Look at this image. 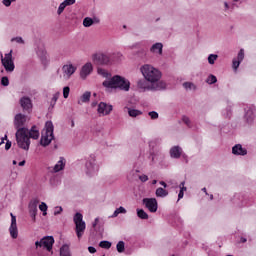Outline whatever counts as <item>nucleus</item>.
<instances>
[{
  "instance_id": "nucleus-61",
  "label": "nucleus",
  "mask_w": 256,
  "mask_h": 256,
  "mask_svg": "<svg viewBox=\"0 0 256 256\" xmlns=\"http://www.w3.org/2000/svg\"><path fill=\"white\" fill-rule=\"evenodd\" d=\"M159 183L164 187V189H167V183H165V181H160Z\"/></svg>"
},
{
  "instance_id": "nucleus-57",
  "label": "nucleus",
  "mask_w": 256,
  "mask_h": 256,
  "mask_svg": "<svg viewBox=\"0 0 256 256\" xmlns=\"http://www.w3.org/2000/svg\"><path fill=\"white\" fill-rule=\"evenodd\" d=\"M97 225H99V217L95 218L94 222L92 223L93 229H95V227H97Z\"/></svg>"
},
{
  "instance_id": "nucleus-2",
  "label": "nucleus",
  "mask_w": 256,
  "mask_h": 256,
  "mask_svg": "<svg viewBox=\"0 0 256 256\" xmlns=\"http://www.w3.org/2000/svg\"><path fill=\"white\" fill-rule=\"evenodd\" d=\"M102 85L105 87L106 91H113L115 89H119L120 91H129V89H131V82L120 75H115L105 80Z\"/></svg>"
},
{
  "instance_id": "nucleus-8",
  "label": "nucleus",
  "mask_w": 256,
  "mask_h": 256,
  "mask_svg": "<svg viewBox=\"0 0 256 256\" xmlns=\"http://www.w3.org/2000/svg\"><path fill=\"white\" fill-rule=\"evenodd\" d=\"M92 61L95 65H111V54L107 52H96L92 55Z\"/></svg>"
},
{
  "instance_id": "nucleus-19",
  "label": "nucleus",
  "mask_w": 256,
  "mask_h": 256,
  "mask_svg": "<svg viewBox=\"0 0 256 256\" xmlns=\"http://www.w3.org/2000/svg\"><path fill=\"white\" fill-rule=\"evenodd\" d=\"M65 165H67V160L64 157H60L54 167L50 168V173H59L60 171H63Z\"/></svg>"
},
{
  "instance_id": "nucleus-6",
  "label": "nucleus",
  "mask_w": 256,
  "mask_h": 256,
  "mask_svg": "<svg viewBox=\"0 0 256 256\" xmlns=\"http://www.w3.org/2000/svg\"><path fill=\"white\" fill-rule=\"evenodd\" d=\"M138 89L142 91H161L167 88V83L165 81L158 82L156 84H149L147 80H139L137 82Z\"/></svg>"
},
{
  "instance_id": "nucleus-24",
  "label": "nucleus",
  "mask_w": 256,
  "mask_h": 256,
  "mask_svg": "<svg viewBox=\"0 0 256 256\" xmlns=\"http://www.w3.org/2000/svg\"><path fill=\"white\" fill-rule=\"evenodd\" d=\"M232 202L236 207H245L247 205V201L245 200V197L241 194L234 195Z\"/></svg>"
},
{
  "instance_id": "nucleus-36",
  "label": "nucleus",
  "mask_w": 256,
  "mask_h": 256,
  "mask_svg": "<svg viewBox=\"0 0 256 256\" xmlns=\"http://www.w3.org/2000/svg\"><path fill=\"white\" fill-rule=\"evenodd\" d=\"M127 109H128L129 117H139V115H143V112H141V110H137L133 108H127Z\"/></svg>"
},
{
  "instance_id": "nucleus-29",
  "label": "nucleus",
  "mask_w": 256,
  "mask_h": 256,
  "mask_svg": "<svg viewBox=\"0 0 256 256\" xmlns=\"http://www.w3.org/2000/svg\"><path fill=\"white\" fill-rule=\"evenodd\" d=\"M89 101H91V92L86 91L78 100V105H83V103H89Z\"/></svg>"
},
{
  "instance_id": "nucleus-49",
  "label": "nucleus",
  "mask_w": 256,
  "mask_h": 256,
  "mask_svg": "<svg viewBox=\"0 0 256 256\" xmlns=\"http://www.w3.org/2000/svg\"><path fill=\"white\" fill-rule=\"evenodd\" d=\"M1 85L3 87H9V78L7 76L1 78Z\"/></svg>"
},
{
  "instance_id": "nucleus-46",
  "label": "nucleus",
  "mask_w": 256,
  "mask_h": 256,
  "mask_svg": "<svg viewBox=\"0 0 256 256\" xmlns=\"http://www.w3.org/2000/svg\"><path fill=\"white\" fill-rule=\"evenodd\" d=\"M69 93H71V88H69V86H65L63 88V97H64V99H69Z\"/></svg>"
},
{
  "instance_id": "nucleus-14",
  "label": "nucleus",
  "mask_w": 256,
  "mask_h": 256,
  "mask_svg": "<svg viewBox=\"0 0 256 256\" xmlns=\"http://www.w3.org/2000/svg\"><path fill=\"white\" fill-rule=\"evenodd\" d=\"M244 120L247 125H253L255 123V111L253 106H248L244 109Z\"/></svg>"
},
{
  "instance_id": "nucleus-27",
  "label": "nucleus",
  "mask_w": 256,
  "mask_h": 256,
  "mask_svg": "<svg viewBox=\"0 0 256 256\" xmlns=\"http://www.w3.org/2000/svg\"><path fill=\"white\" fill-rule=\"evenodd\" d=\"M100 22H101V20H99V18H97V17H94V18L86 17L83 20V25H84V27H91L92 25L98 24Z\"/></svg>"
},
{
  "instance_id": "nucleus-10",
  "label": "nucleus",
  "mask_w": 256,
  "mask_h": 256,
  "mask_svg": "<svg viewBox=\"0 0 256 256\" xmlns=\"http://www.w3.org/2000/svg\"><path fill=\"white\" fill-rule=\"evenodd\" d=\"M53 243H55V238H53V236H46L40 241H36L35 246L36 249H38V247H45L47 251H51L53 249Z\"/></svg>"
},
{
  "instance_id": "nucleus-28",
  "label": "nucleus",
  "mask_w": 256,
  "mask_h": 256,
  "mask_svg": "<svg viewBox=\"0 0 256 256\" xmlns=\"http://www.w3.org/2000/svg\"><path fill=\"white\" fill-rule=\"evenodd\" d=\"M28 139H39V128L32 126L30 131L27 132Z\"/></svg>"
},
{
  "instance_id": "nucleus-63",
  "label": "nucleus",
  "mask_w": 256,
  "mask_h": 256,
  "mask_svg": "<svg viewBox=\"0 0 256 256\" xmlns=\"http://www.w3.org/2000/svg\"><path fill=\"white\" fill-rule=\"evenodd\" d=\"M19 167H23L24 165H25V160H23V161H21V162H19Z\"/></svg>"
},
{
  "instance_id": "nucleus-9",
  "label": "nucleus",
  "mask_w": 256,
  "mask_h": 256,
  "mask_svg": "<svg viewBox=\"0 0 256 256\" xmlns=\"http://www.w3.org/2000/svg\"><path fill=\"white\" fill-rule=\"evenodd\" d=\"M1 63L6 73H13L15 71V62L13 61V50L6 53L4 56L1 54Z\"/></svg>"
},
{
  "instance_id": "nucleus-22",
  "label": "nucleus",
  "mask_w": 256,
  "mask_h": 256,
  "mask_svg": "<svg viewBox=\"0 0 256 256\" xmlns=\"http://www.w3.org/2000/svg\"><path fill=\"white\" fill-rule=\"evenodd\" d=\"M150 53H152V55H156V56H161L163 55V43L161 42H156L155 44H153L150 47Z\"/></svg>"
},
{
  "instance_id": "nucleus-16",
  "label": "nucleus",
  "mask_w": 256,
  "mask_h": 256,
  "mask_svg": "<svg viewBox=\"0 0 256 256\" xmlns=\"http://www.w3.org/2000/svg\"><path fill=\"white\" fill-rule=\"evenodd\" d=\"M10 216H11V225L9 227L10 237H12V239H17V237H19V230L17 228V217L13 215V213H11Z\"/></svg>"
},
{
  "instance_id": "nucleus-64",
  "label": "nucleus",
  "mask_w": 256,
  "mask_h": 256,
  "mask_svg": "<svg viewBox=\"0 0 256 256\" xmlns=\"http://www.w3.org/2000/svg\"><path fill=\"white\" fill-rule=\"evenodd\" d=\"M202 191H203V193H205V195H209V193L207 192V188H202Z\"/></svg>"
},
{
  "instance_id": "nucleus-38",
  "label": "nucleus",
  "mask_w": 256,
  "mask_h": 256,
  "mask_svg": "<svg viewBox=\"0 0 256 256\" xmlns=\"http://www.w3.org/2000/svg\"><path fill=\"white\" fill-rule=\"evenodd\" d=\"M137 213V217H139V219H149V214H147V212H145V210L143 209H137L136 210Z\"/></svg>"
},
{
  "instance_id": "nucleus-40",
  "label": "nucleus",
  "mask_w": 256,
  "mask_h": 256,
  "mask_svg": "<svg viewBox=\"0 0 256 256\" xmlns=\"http://www.w3.org/2000/svg\"><path fill=\"white\" fill-rule=\"evenodd\" d=\"M182 123L189 127V129H193V122H191V119L188 116L182 117Z\"/></svg>"
},
{
  "instance_id": "nucleus-37",
  "label": "nucleus",
  "mask_w": 256,
  "mask_h": 256,
  "mask_svg": "<svg viewBox=\"0 0 256 256\" xmlns=\"http://www.w3.org/2000/svg\"><path fill=\"white\" fill-rule=\"evenodd\" d=\"M172 225H175L176 227H183V218L180 216H174Z\"/></svg>"
},
{
  "instance_id": "nucleus-11",
  "label": "nucleus",
  "mask_w": 256,
  "mask_h": 256,
  "mask_svg": "<svg viewBox=\"0 0 256 256\" xmlns=\"http://www.w3.org/2000/svg\"><path fill=\"white\" fill-rule=\"evenodd\" d=\"M143 205L150 211V213H157V209H159V204L157 203L156 198H144L142 200Z\"/></svg>"
},
{
  "instance_id": "nucleus-25",
  "label": "nucleus",
  "mask_w": 256,
  "mask_h": 256,
  "mask_svg": "<svg viewBox=\"0 0 256 256\" xmlns=\"http://www.w3.org/2000/svg\"><path fill=\"white\" fill-rule=\"evenodd\" d=\"M232 115H233V102L228 101L226 108L222 110V116H224L225 119H231Z\"/></svg>"
},
{
  "instance_id": "nucleus-42",
  "label": "nucleus",
  "mask_w": 256,
  "mask_h": 256,
  "mask_svg": "<svg viewBox=\"0 0 256 256\" xmlns=\"http://www.w3.org/2000/svg\"><path fill=\"white\" fill-rule=\"evenodd\" d=\"M217 82V76L210 74L206 80V83H208V85H214V83Z\"/></svg>"
},
{
  "instance_id": "nucleus-5",
  "label": "nucleus",
  "mask_w": 256,
  "mask_h": 256,
  "mask_svg": "<svg viewBox=\"0 0 256 256\" xmlns=\"http://www.w3.org/2000/svg\"><path fill=\"white\" fill-rule=\"evenodd\" d=\"M99 173V164H97V157L91 154L85 163V174L87 177H95Z\"/></svg>"
},
{
  "instance_id": "nucleus-52",
  "label": "nucleus",
  "mask_w": 256,
  "mask_h": 256,
  "mask_svg": "<svg viewBox=\"0 0 256 256\" xmlns=\"http://www.w3.org/2000/svg\"><path fill=\"white\" fill-rule=\"evenodd\" d=\"M61 96V93L56 92L53 97H52V103L53 105H55V103H57V101L59 100V97Z\"/></svg>"
},
{
  "instance_id": "nucleus-53",
  "label": "nucleus",
  "mask_w": 256,
  "mask_h": 256,
  "mask_svg": "<svg viewBox=\"0 0 256 256\" xmlns=\"http://www.w3.org/2000/svg\"><path fill=\"white\" fill-rule=\"evenodd\" d=\"M65 7H67L63 2L59 5L57 13L58 15H61V13H63V11H65Z\"/></svg>"
},
{
  "instance_id": "nucleus-33",
  "label": "nucleus",
  "mask_w": 256,
  "mask_h": 256,
  "mask_svg": "<svg viewBox=\"0 0 256 256\" xmlns=\"http://www.w3.org/2000/svg\"><path fill=\"white\" fill-rule=\"evenodd\" d=\"M121 213L124 215H125V213H127V209H125V207H123V206H120L119 208H117L114 211V213L110 216V219H115V217H119V215H121Z\"/></svg>"
},
{
  "instance_id": "nucleus-45",
  "label": "nucleus",
  "mask_w": 256,
  "mask_h": 256,
  "mask_svg": "<svg viewBox=\"0 0 256 256\" xmlns=\"http://www.w3.org/2000/svg\"><path fill=\"white\" fill-rule=\"evenodd\" d=\"M39 209L40 211H42L43 216L45 217V215H47V204L45 202H41V204L39 205Z\"/></svg>"
},
{
  "instance_id": "nucleus-3",
  "label": "nucleus",
  "mask_w": 256,
  "mask_h": 256,
  "mask_svg": "<svg viewBox=\"0 0 256 256\" xmlns=\"http://www.w3.org/2000/svg\"><path fill=\"white\" fill-rule=\"evenodd\" d=\"M140 71L149 83L152 85H157V83H161V71L159 69L153 67L151 64H144L140 67Z\"/></svg>"
},
{
  "instance_id": "nucleus-58",
  "label": "nucleus",
  "mask_w": 256,
  "mask_h": 256,
  "mask_svg": "<svg viewBox=\"0 0 256 256\" xmlns=\"http://www.w3.org/2000/svg\"><path fill=\"white\" fill-rule=\"evenodd\" d=\"M5 149H6V151H9V149H11V141L7 140V142L5 144Z\"/></svg>"
},
{
  "instance_id": "nucleus-1",
  "label": "nucleus",
  "mask_w": 256,
  "mask_h": 256,
  "mask_svg": "<svg viewBox=\"0 0 256 256\" xmlns=\"http://www.w3.org/2000/svg\"><path fill=\"white\" fill-rule=\"evenodd\" d=\"M27 122V116L21 113L16 114L14 118V125L17 128L16 132V141L17 145L20 149L24 151H29V147H31V140L29 136H27L28 129L23 127Z\"/></svg>"
},
{
  "instance_id": "nucleus-44",
  "label": "nucleus",
  "mask_w": 256,
  "mask_h": 256,
  "mask_svg": "<svg viewBox=\"0 0 256 256\" xmlns=\"http://www.w3.org/2000/svg\"><path fill=\"white\" fill-rule=\"evenodd\" d=\"M116 249L118 253H123V251H125V242L119 241L116 245Z\"/></svg>"
},
{
  "instance_id": "nucleus-34",
  "label": "nucleus",
  "mask_w": 256,
  "mask_h": 256,
  "mask_svg": "<svg viewBox=\"0 0 256 256\" xmlns=\"http://www.w3.org/2000/svg\"><path fill=\"white\" fill-rule=\"evenodd\" d=\"M97 73L100 75V77H103L106 80L111 79V73H109V71L105 70L104 68H98Z\"/></svg>"
},
{
  "instance_id": "nucleus-17",
  "label": "nucleus",
  "mask_w": 256,
  "mask_h": 256,
  "mask_svg": "<svg viewBox=\"0 0 256 256\" xmlns=\"http://www.w3.org/2000/svg\"><path fill=\"white\" fill-rule=\"evenodd\" d=\"M243 59H245V49H240L238 52V55L236 58H233L232 60V69L235 73H237V70L239 69V65L243 63Z\"/></svg>"
},
{
  "instance_id": "nucleus-56",
  "label": "nucleus",
  "mask_w": 256,
  "mask_h": 256,
  "mask_svg": "<svg viewBox=\"0 0 256 256\" xmlns=\"http://www.w3.org/2000/svg\"><path fill=\"white\" fill-rule=\"evenodd\" d=\"M230 9H232L231 5H229L227 2H224V11H225V13H229Z\"/></svg>"
},
{
  "instance_id": "nucleus-48",
  "label": "nucleus",
  "mask_w": 256,
  "mask_h": 256,
  "mask_svg": "<svg viewBox=\"0 0 256 256\" xmlns=\"http://www.w3.org/2000/svg\"><path fill=\"white\" fill-rule=\"evenodd\" d=\"M138 179L141 181V183H147V181H149V176L146 174H141L138 176Z\"/></svg>"
},
{
  "instance_id": "nucleus-7",
  "label": "nucleus",
  "mask_w": 256,
  "mask_h": 256,
  "mask_svg": "<svg viewBox=\"0 0 256 256\" xmlns=\"http://www.w3.org/2000/svg\"><path fill=\"white\" fill-rule=\"evenodd\" d=\"M73 221L75 223V231L78 239H81L83 235L85 234V229H87V224H85V221H83V214L77 212L74 215Z\"/></svg>"
},
{
  "instance_id": "nucleus-39",
  "label": "nucleus",
  "mask_w": 256,
  "mask_h": 256,
  "mask_svg": "<svg viewBox=\"0 0 256 256\" xmlns=\"http://www.w3.org/2000/svg\"><path fill=\"white\" fill-rule=\"evenodd\" d=\"M183 87L186 91H195V89H197V86H195L193 82H184Z\"/></svg>"
},
{
  "instance_id": "nucleus-18",
  "label": "nucleus",
  "mask_w": 256,
  "mask_h": 256,
  "mask_svg": "<svg viewBox=\"0 0 256 256\" xmlns=\"http://www.w3.org/2000/svg\"><path fill=\"white\" fill-rule=\"evenodd\" d=\"M91 73H93V64L91 62H87L81 68L80 77L81 79H87Z\"/></svg>"
},
{
  "instance_id": "nucleus-20",
  "label": "nucleus",
  "mask_w": 256,
  "mask_h": 256,
  "mask_svg": "<svg viewBox=\"0 0 256 256\" xmlns=\"http://www.w3.org/2000/svg\"><path fill=\"white\" fill-rule=\"evenodd\" d=\"M20 105L23 111H27V113L31 112V109H33V102H31V98L27 96L20 99Z\"/></svg>"
},
{
  "instance_id": "nucleus-62",
  "label": "nucleus",
  "mask_w": 256,
  "mask_h": 256,
  "mask_svg": "<svg viewBox=\"0 0 256 256\" xmlns=\"http://www.w3.org/2000/svg\"><path fill=\"white\" fill-rule=\"evenodd\" d=\"M240 242H241V243H247V238L241 237V238H240Z\"/></svg>"
},
{
  "instance_id": "nucleus-23",
  "label": "nucleus",
  "mask_w": 256,
  "mask_h": 256,
  "mask_svg": "<svg viewBox=\"0 0 256 256\" xmlns=\"http://www.w3.org/2000/svg\"><path fill=\"white\" fill-rule=\"evenodd\" d=\"M169 153L171 159H180L181 155H183V148H181V146H173L170 148Z\"/></svg>"
},
{
  "instance_id": "nucleus-15",
  "label": "nucleus",
  "mask_w": 256,
  "mask_h": 256,
  "mask_svg": "<svg viewBox=\"0 0 256 256\" xmlns=\"http://www.w3.org/2000/svg\"><path fill=\"white\" fill-rule=\"evenodd\" d=\"M38 205H39V199H37V198H34L29 202L28 210H29V214H30L32 221H36V219H37Z\"/></svg>"
},
{
  "instance_id": "nucleus-43",
  "label": "nucleus",
  "mask_w": 256,
  "mask_h": 256,
  "mask_svg": "<svg viewBox=\"0 0 256 256\" xmlns=\"http://www.w3.org/2000/svg\"><path fill=\"white\" fill-rule=\"evenodd\" d=\"M99 247H101L102 249H111V242L103 240L99 243Z\"/></svg>"
},
{
  "instance_id": "nucleus-35",
  "label": "nucleus",
  "mask_w": 256,
  "mask_h": 256,
  "mask_svg": "<svg viewBox=\"0 0 256 256\" xmlns=\"http://www.w3.org/2000/svg\"><path fill=\"white\" fill-rule=\"evenodd\" d=\"M60 256H71V251L69 250V245L64 244L60 248Z\"/></svg>"
},
{
  "instance_id": "nucleus-41",
  "label": "nucleus",
  "mask_w": 256,
  "mask_h": 256,
  "mask_svg": "<svg viewBox=\"0 0 256 256\" xmlns=\"http://www.w3.org/2000/svg\"><path fill=\"white\" fill-rule=\"evenodd\" d=\"M217 59H219V55H217V54H210L208 56V63H209V65H215V61Z\"/></svg>"
},
{
  "instance_id": "nucleus-47",
  "label": "nucleus",
  "mask_w": 256,
  "mask_h": 256,
  "mask_svg": "<svg viewBox=\"0 0 256 256\" xmlns=\"http://www.w3.org/2000/svg\"><path fill=\"white\" fill-rule=\"evenodd\" d=\"M12 42L18 43L19 45L25 44V40L22 37H14L11 39Z\"/></svg>"
},
{
  "instance_id": "nucleus-54",
  "label": "nucleus",
  "mask_w": 256,
  "mask_h": 256,
  "mask_svg": "<svg viewBox=\"0 0 256 256\" xmlns=\"http://www.w3.org/2000/svg\"><path fill=\"white\" fill-rule=\"evenodd\" d=\"M14 1L17 0H3L2 3L5 5V7H11V3H14Z\"/></svg>"
},
{
  "instance_id": "nucleus-13",
  "label": "nucleus",
  "mask_w": 256,
  "mask_h": 256,
  "mask_svg": "<svg viewBox=\"0 0 256 256\" xmlns=\"http://www.w3.org/2000/svg\"><path fill=\"white\" fill-rule=\"evenodd\" d=\"M111 111H113V105L107 104L105 102H100L98 104L97 112L99 117H105L107 115H111Z\"/></svg>"
},
{
  "instance_id": "nucleus-50",
  "label": "nucleus",
  "mask_w": 256,
  "mask_h": 256,
  "mask_svg": "<svg viewBox=\"0 0 256 256\" xmlns=\"http://www.w3.org/2000/svg\"><path fill=\"white\" fill-rule=\"evenodd\" d=\"M148 115H149L150 119H153V120L159 119V113H157L156 111H151L148 113Z\"/></svg>"
},
{
  "instance_id": "nucleus-21",
  "label": "nucleus",
  "mask_w": 256,
  "mask_h": 256,
  "mask_svg": "<svg viewBox=\"0 0 256 256\" xmlns=\"http://www.w3.org/2000/svg\"><path fill=\"white\" fill-rule=\"evenodd\" d=\"M232 154L240 157H245V155H247V150L243 147V145L236 144L232 147Z\"/></svg>"
},
{
  "instance_id": "nucleus-32",
  "label": "nucleus",
  "mask_w": 256,
  "mask_h": 256,
  "mask_svg": "<svg viewBox=\"0 0 256 256\" xmlns=\"http://www.w3.org/2000/svg\"><path fill=\"white\" fill-rule=\"evenodd\" d=\"M178 187L180 189L178 193V201H181V199L185 197V191H187V187H185V181H182Z\"/></svg>"
},
{
  "instance_id": "nucleus-4",
  "label": "nucleus",
  "mask_w": 256,
  "mask_h": 256,
  "mask_svg": "<svg viewBox=\"0 0 256 256\" xmlns=\"http://www.w3.org/2000/svg\"><path fill=\"white\" fill-rule=\"evenodd\" d=\"M54 126L52 121H47L45 123V127L42 130V135L40 139V145L42 147H47L51 145V141L55 139V135L53 134Z\"/></svg>"
},
{
  "instance_id": "nucleus-30",
  "label": "nucleus",
  "mask_w": 256,
  "mask_h": 256,
  "mask_svg": "<svg viewBox=\"0 0 256 256\" xmlns=\"http://www.w3.org/2000/svg\"><path fill=\"white\" fill-rule=\"evenodd\" d=\"M155 195H156V197H159L161 199H165V197H167L169 195V191L165 190L162 187H159V188L156 189Z\"/></svg>"
},
{
  "instance_id": "nucleus-51",
  "label": "nucleus",
  "mask_w": 256,
  "mask_h": 256,
  "mask_svg": "<svg viewBox=\"0 0 256 256\" xmlns=\"http://www.w3.org/2000/svg\"><path fill=\"white\" fill-rule=\"evenodd\" d=\"M61 213H63V207L61 206H56L54 208V215H61Z\"/></svg>"
},
{
  "instance_id": "nucleus-26",
  "label": "nucleus",
  "mask_w": 256,
  "mask_h": 256,
  "mask_svg": "<svg viewBox=\"0 0 256 256\" xmlns=\"http://www.w3.org/2000/svg\"><path fill=\"white\" fill-rule=\"evenodd\" d=\"M141 171L139 169H132L127 173V181H130V183H132V181H137V179H139V173Z\"/></svg>"
},
{
  "instance_id": "nucleus-12",
  "label": "nucleus",
  "mask_w": 256,
  "mask_h": 256,
  "mask_svg": "<svg viewBox=\"0 0 256 256\" xmlns=\"http://www.w3.org/2000/svg\"><path fill=\"white\" fill-rule=\"evenodd\" d=\"M75 71H77V66L71 63L65 64L64 66H62L63 79H65V81H68V79H71V76L75 74Z\"/></svg>"
},
{
  "instance_id": "nucleus-55",
  "label": "nucleus",
  "mask_w": 256,
  "mask_h": 256,
  "mask_svg": "<svg viewBox=\"0 0 256 256\" xmlns=\"http://www.w3.org/2000/svg\"><path fill=\"white\" fill-rule=\"evenodd\" d=\"M66 7H69V5H75V0H65L62 2Z\"/></svg>"
},
{
  "instance_id": "nucleus-31",
  "label": "nucleus",
  "mask_w": 256,
  "mask_h": 256,
  "mask_svg": "<svg viewBox=\"0 0 256 256\" xmlns=\"http://www.w3.org/2000/svg\"><path fill=\"white\" fill-rule=\"evenodd\" d=\"M36 53L38 55V57H40V59H45L46 55H47V51L45 50V46L43 44H41L40 46H38L36 48Z\"/></svg>"
},
{
  "instance_id": "nucleus-59",
  "label": "nucleus",
  "mask_w": 256,
  "mask_h": 256,
  "mask_svg": "<svg viewBox=\"0 0 256 256\" xmlns=\"http://www.w3.org/2000/svg\"><path fill=\"white\" fill-rule=\"evenodd\" d=\"M88 251L89 253H97V249H95L93 246L88 247Z\"/></svg>"
},
{
  "instance_id": "nucleus-60",
  "label": "nucleus",
  "mask_w": 256,
  "mask_h": 256,
  "mask_svg": "<svg viewBox=\"0 0 256 256\" xmlns=\"http://www.w3.org/2000/svg\"><path fill=\"white\" fill-rule=\"evenodd\" d=\"M5 141H7V135H5L4 137H2V140L0 142V147L1 145H3V143H5Z\"/></svg>"
}]
</instances>
